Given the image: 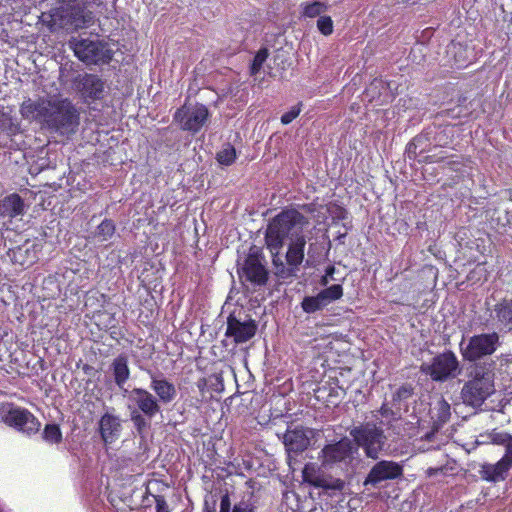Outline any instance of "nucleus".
I'll list each match as a JSON object with an SVG mask.
<instances>
[{"label":"nucleus","instance_id":"nucleus-1","mask_svg":"<svg viewBox=\"0 0 512 512\" xmlns=\"http://www.w3.org/2000/svg\"><path fill=\"white\" fill-rule=\"evenodd\" d=\"M308 220L295 209L284 210L269 223L265 241L281 276L294 274L304 260Z\"/></svg>","mask_w":512,"mask_h":512},{"label":"nucleus","instance_id":"nucleus-2","mask_svg":"<svg viewBox=\"0 0 512 512\" xmlns=\"http://www.w3.org/2000/svg\"><path fill=\"white\" fill-rule=\"evenodd\" d=\"M20 113L24 119L39 122L42 126L61 134L73 132L78 125L77 110L68 99H27L22 103Z\"/></svg>","mask_w":512,"mask_h":512},{"label":"nucleus","instance_id":"nucleus-3","mask_svg":"<svg viewBox=\"0 0 512 512\" xmlns=\"http://www.w3.org/2000/svg\"><path fill=\"white\" fill-rule=\"evenodd\" d=\"M350 436L365 455L374 460L379 458L387 440L382 427L372 422L353 427Z\"/></svg>","mask_w":512,"mask_h":512},{"label":"nucleus","instance_id":"nucleus-4","mask_svg":"<svg viewBox=\"0 0 512 512\" xmlns=\"http://www.w3.org/2000/svg\"><path fill=\"white\" fill-rule=\"evenodd\" d=\"M421 371L433 381L445 382L456 378L461 372V367L457 356L452 351H445L423 362Z\"/></svg>","mask_w":512,"mask_h":512},{"label":"nucleus","instance_id":"nucleus-5","mask_svg":"<svg viewBox=\"0 0 512 512\" xmlns=\"http://www.w3.org/2000/svg\"><path fill=\"white\" fill-rule=\"evenodd\" d=\"M69 46L75 56L86 64H103L112 59V52L97 39L72 38Z\"/></svg>","mask_w":512,"mask_h":512},{"label":"nucleus","instance_id":"nucleus-6","mask_svg":"<svg viewBox=\"0 0 512 512\" xmlns=\"http://www.w3.org/2000/svg\"><path fill=\"white\" fill-rule=\"evenodd\" d=\"M499 345V336L496 332L474 335L460 342V352L465 360L476 361L485 356L492 355Z\"/></svg>","mask_w":512,"mask_h":512},{"label":"nucleus","instance_id":"nucleus-7","mask_svg":"<svg viewBox=\"0 0 512 512\" xmlns=\"http://www.w3.org/2000/svg\"><path fill=\"white\" fill-rule=\"evenodd\" d=\"M1 417L5 424L27 435L35 434L40 429V422L29 410L13 404L1 408Z\"/></svg>","mask_w":512,"mask_h":512},{"label":"nucleus","instance_id":"nucleus-8","mask_svg":"<svg viewBox=\"0 0 512 512\" xmlns=\"http://www.w3.org/2000/svg\"><path fill=\"white\" fill-rule=\"evenodd\" d=\"M210 114L203 104H185L174 115V120L184 131L197 133L208 121Z\"/></svg>","mask_w":512,"mask_h":512},{"label":"nucleus","instance_id":"nucleus-9","mask_svg":"<svg viewBox=\"0 0 512 512\" xmlns=\"http://www.w3.org/2000/svg\"><path fill=\"white\" fill-rule=\"evenodd\" d=\"M357 448L348 438L326 445L321 451L322 465L332 467L334 465L348 466L354 459Z\"/></svg>","mask_w":512,"mask_h":512},{"label":"nucleus","instance_id":"nucleus-10","mask_svg":"<svg viewBox=\"0 0 512 512\" xmlns=\"http://www.w3.org/2000/svg\"><path fill=\"white\" fill-rule=\"evenodd\" d=\"M493 390L494 386L489 376L476 377L464 385L462 398L472 406H480Z\"/></svg>","mask_w":512,"mask_h":512},{"label":"nucleus","instance_id":"nucleus-11","mask_svg":"<svg viewBox=\"0 0 512 512\" xmlns=\"http://www.w3.org/2000/svg\"><path fill=\"white\" fill-rule=\"evenodd\" d=\"M127 394L129 404L140 413H143L147 418L155 417L160 411V405L157 398L149 391L143 388H134L131 391H124Z\"/></svg>","mask_w":512,"mask_h":512},{"label":"nucleus","instance_id":"nucleus-12","mask_svg":"<svg viewBox=\"0 0 512 512\" xmlns=\"http://www.w3.org/2000/svg\"><path fill=\"white\" fill-rule=\"evenodd\" d=\"M402 473V466L397 462L381 460L371 468L364 480V485L376 488L379 483L394 480L400 477Z\"/></svg>","mask_w":512,"mask_h":512},{"label":"nucleus","instance_id":"nucleus-13","mask_svg":"<svg viewBox=\"0 0 512 512\" xmlns=\"http://www.w3.org/2000/svg\"><path fill=\"white\" fill-rule=\"evenodd\" d=\"M73 88L86 100H98L104 96L105 85L101 78L93 74H78L73 79Z\"/></svg>","mask_w":512,"mask_h":512},{"label":"nucleus","instance_id":"nucleus-14","mask_svg":"<svg viewBox=\"0 0 512 512\" xmlns=\"http://www.w3.org/2000/svg\"><path fill=\"white\" fill-rule=\"evenodd\" d=\"M122 431V422L119 416L105 413L99 420V433L105 445H111L119 439Z\"/></svg>","mask_w":512,"mask_h":512},{"label":"nucleus","instance_id":"nucleus-15","mask_svg":"<svg viewBox=\"0 0 512 512\" xmlns=\"http://www.w3.org/2000/svg\"><path fill=\"white\" fill-rule=\"evenodd\" d=\"M257 326L253 321L241 322L235 317H229L227 321L226 336L232 337L235 343H244L250 340L256 333Z\"/></svg>","mask_w":512,"mask_h":512},{"label":"nucleus","instance_id":"nucleus-16","mask_svg":"<svg viewBox=\"0 0 512 512\" xmlns=\"http://www.w3.org/2000/svg\"><path fill=\"white\" fill-rule=\"evenodd\" d=\"M512 466V462L504 455L497 463H485L481 466L479 473L481 478L487 482L504 481L508 476V472Z\"/></svg>","mask_w":512,"mask_h":512},{"label":"nucleus","instance_id":"nucleus-17","mask_svg":"<svg viewBox=\"0 0 512 512\" xmlns=\"http://www.w3.org/2000/svg\"><path fill=\"white\" fill-rule=\"evenodd\" d=\"M283 442L289 452H301L309 445L308 431L300 426L288 429L283 436Z\"/></svg>","mask_w":512,"mask_h":512},{"label":"nucleus","instance_id":"nucleus-18","mask_svg":"<svg viewBox=\"0 0 512 512\" xmlns=\"http://www.w3.org/2000/svg\"><path fill=\"white\" fill-rule=\"evenodd\" d=\"M430 413L433 420V430L422 437L428 441L434 438L440 426L449 420L450 405L444 399H438Z\"/></svg>","mask_w":512,"mask_h":512},{"label":"nucleus","instance_id":"nucleus-19","mask_svg":"<svg viewBox=\"0 0 512 512\" xmlns=\"http://www.w3.org/2000/svg\"><path fill=\"white\" fill-rule=\"evenodd\" d=\"M150 388L157 395L158 402L164 404L172 402L177 396L175 385L162 377L151 376Z\"/></svg>","mask_w":512,"mask_h":512},{"label":"nucleus","instance_id":"nucleus-20","mask_svg":"<svg viewBox=\"0 0 512 512\" xmlns=\"http://www.w3.org/2000/svg\"><path fill=\"white\" fill-rule=\"evenodd\" d=\"M243 273L250 282L263 285L267 281V271L260 261L253 256H249L243 266Z\"/></svg>","mask_w":512,"mask_h":512},{"label":"nucleus","instance_id":"nucleus-21","mask_svg":"<svg viewBox=\"0 0 512 512\" xmlns=\"http://www.w3.org/2000/svg\"><path fill=\"white\" fill-rule=\"evenodd\" d=\"M3 217L14 218L24 213V202L18 194H10L2 200Z\"/></svg>","mask_w":512,"mask_h":512},{"label":"nucleus","instance_id":"nucleus-22","mask_svg":"<svg viewBox=\"0 0 512 512\" xmlns=\"http://www.w3.org/2000/svg\"><path fill=\"white\" fill-rule=\"evenodd\" d=\"M112 369L115 383L122 388L130 376L128 360L125 356L120 355L113 360Z\"/></svg>","mask_w":512,"mask_h":512},{"label":"nucleus","instance_id":"nucleus-23","mask_svg":"<svg viewBox=\"0 0 512 512\" xmlns=\"http://www.w3.org/2000/svg\"><path fill=\"white\" fill-rule=\"evenodd\" d=\"M115 229L113 221L105 219L98 225L92 237L97 242H106L113 237Z\"/></svg>","mask_w":512,"mask_h":512},{"label":"nucleus","instance_id":"nucleus-24","mask_svg":"<svg viewBox=\"0 0 512 512\" xmlns=\"http://www.w3.org/2000/svg\"><path fill=\"white\" fill-rule=\"evenodd\" d=\"M0 131L9 136L16 135L20 131V124L9 112L0 110Z\"/></svg>","mask_w":512,"mask_h":512},{"label":"nucleus","instance_id":"nucleus-25","mask_svg":"<svg viewBox=\"0 0 512 512\" xmlns=\"http://www.w3.org/2000/svg\"><path fill=\"white\" fill-rule=\"evenodd\" d=\"M498 321L512 330V300L500 303L496 308Z\"/></svg>","mask_w":512,"mask_h":512},{"label":"nucleus","instance_id":"nucleus-26","mask_svg":"<svg viewBox=\"0 0 512 512\" xmlns=\"http://www.w3.org/2000/svg\"><path fill=\"white\" fill-rule=\"evenodd\" d=\"M301 8L304 17L315 18L327 10V5L321 1L304 2L301 4Z\"/></svg>","mask_w":512,"mask_h":512},{"label":"nucleus","instance_id":"nucleus-27","mask_svg":"<svg viewBox=\"0 0 512 512\" xmlns=\"http://www.w3.org/2000/svg\"><path fill=\"white\" fill-rule=\"evenodd\" d=\"M323 302L326 306L330 303L340 299L343 296V288L339 284H334L319 292Z\"/></svg>","mask_w":512,"mask_h":512},{"label":"nucleus","instance_id":"nucleus-28","mask_svg":"<svg viewBox=\"0 0 512 512\" xmlns=\"http://www.w3.org/2000/svg\"><path fill=\"white\" fill-rule=\"evenodd\" d=\"M301 305L306 313H314L326 307L319 293L316 296L305 297Z\"/></svg>","mask_w":512,"mask_h":512},{"label":"nucleus","instance_id":"nucleus-29","mask_svg":"<svg viewBox=\"0 0 512 512\" xmlns=\"http://www.w3.org/2000/svg\"><path fill=\"white\" fill-rule=\"evenodd\" d=\"M345 486V482L338 478H330L322 475L315 484V487L327 490L341 491Z\"/></svg>","mask_w":512,"mask_h":512},{"label":"nucleus","instance_id":"nucleus-30","mask_svg":"<svg viewBox=\"0 0 512 512\" xmlns=\"http://www.w3.org/2000/svg\"><path fill=\"white\" fill-rule=\"evenodd\" d=\"M42 438L44 441L51 444L59 443L62 439V433L59 426L56 424H47L42 433Z\"/></svg>","mask_w":512,"mask_h":512},{"label":"nucleus","instance_id":"nucleus-31","mask_svg":"<svg viewBox=\"0 0 512 512\" xmlns=\"http://www.w3.org/2000/svg\"><path fill=\"white\" fill-rule=\"evenodd\" d=\"M303 479L305 482L315 486L318 479L322 476L318 472L317 466L314 463H308L303 468Z\"/></svg>","mask_w":512,"mask_h":512},{"label":"nucleus","instance_id":"nucleus-32","mask_svg":"<svg viewBox=\"0 0 512 512\" xmlns=\"http://www.w3.org/2000/svg\"><path fill=\"white\" fill-rule=\"evenodd\" d=\"M128 409L130 410L131 421L138 432H142L149 426V423L145 418L146 416L143 413H140L136 409H132L131 404H128Z\"/></svg>","mask_w":512,"mask_h":512},{"label":"nucleus","instance_id":"nucleus-33","mask_svg":"<svg viewBox=\"0 0 512 512\" xmlns=\"http://www.w3.org/2000/svg\"><path fill=\"white\" fill-rule=\"evenodd\" d=\"M236 158V151L231 145H226L217 154V160L223 165H230Z\"/></svg>","mask_w":512,"mask_h":512},{"label":"nucleus","instance_id":"nucleus-34","mask_svg":"<svg viewBox=\"0 0 512 512\" xmlns=\"http://www.w3.org/2000/svg\"><path fill=\"white\" fill-rule=\"evenodd\" d=\"M267 57H268L267 49H261L257 52V54L255 55V57L253 59L251 68H250L252 75H257V73H259V71L261 70V67H262L263 63L266 61Z\"/></svg>","mask_w":512,"mask_h":512},{"label":"nucleus","instance_id":"nucleus-35","mask_svg":"<svg viewBox=\"0 0 512 512\" xmlns=\"http://www.w3.org/2000/svg\"><path fill=\"white\" fill-rule=\"evenodd\" d=\"M318 30L325 36L333 33V21L329 16H321L317 21Z\"/></svg>","mask_w":512,"mask_h":512},{"label":"nucleus","instance_id":"nucleus-36","mask_svg":"<svg viewBox=\"0 0 512 512\" xmlns=\"http://www.w3.org/2000/svg\"><path fill=\"white\" fill-rule=\"evenodd\" d=\"M301 112V104L292 107L288 112L284 113L281 117V122L284 125L291 123Z\"/></svg>","mask_w":512,"mask_h":512},{"label":"nucleus","instance_id":"nucleus-37","mask_svg":"<svg viewBox=\"0 0 512 512\" xmlns=\"http://www.w3.org/2000/svg\"><path fill=\"white\" fill-rule=\"evenodd\" d=\"M491 441L497 445H505L507 450L509 442L512 441V437L507 433L495 432L491 436Z\"/></svg>","mask_w":512,"mask_h":512},{"label":"nucleus","instance_id":"nucleus-38","mask_svg":"<svg viewBox=\"0 0 512 512\" xmlns=\"http://www.w3.org/2000/svg\"><path fill=\"white\" fill-rule=\"evenodd\" d=\"M412 395V388L408 385L399 387L393 395V401L406 400Z\"/></svg>","mask_w":512,"mask_h":512},{"label":"nucleus","instance_id":"nucleus-39","mask_svg":"<svg viewBox=\"0 0 512 512\" xmlns=\"http://www.w3.org/2000/svg\"><path fill=\"white\" fill-rule=\"evenodd\" d=\"M379 413L382 418H385L388 420L387 424H390L391 418L394 420V412L386 405L383 404L382 407L379 410Z\"/></svg>","mask_w":512,"mask_h":512},{"label":"nucleus","instance_id":"nucleus-40","mask_svg":"<svg viewBox=\"0 0 512 512\" xmlns=\"http://www.w3.org/2000/svg\"><path fill=\"white\" fill-rule=\"evenodd\" d=\"M157 512H168L165 500L162 497L156 498Z\"/></svg>","mask_w":512,"mask_h":512},{"label":"nucleus","instance_id":"nucleus-41","mask_svg":"<svg viewBox=\"0 0 512 512\" xmlns=\"http://www.w3.org/2000/svg\"><path fill=\"white\" fill-rule=\"evenodd\" d=\"M333 273H334V268L333 267L328 268L326 271V276L322 279V284L326 285L327 284V276H332Z\"/></svg>","mask_w":512,"mask_h":512},{"label":"nucleus","instance_id":"nucleus-42","mask_svg":"<svg viewBox=\"0 0 512 512\" xmlns=\"http://www.w3.org/2000/svg\"><path fill=\"white\" fill-rule=\"evenodd\" d=\"M506 457L509 458V460L512 462V440L508 444V449L505 453Z\"/></svg>","mask_w":512,"mask_h":512},{"label":"nucleus","instance_id":"nucleus-43","mask_svg":"<svg viewBox=\"0 0 512 512\" xmlns=\"http://www.w3.org/2000/svg\"><path fill=\"white\" fill-rule=\"evenodd\" d=\"M221 512H228V502L226 498L221 501Z\"/></svg>","mask_w":512,"mask_h":512},{"label":"nucleus","instance_id":"nucleus-44","mask_svg":"<svg viewBox=\"0 0 512 512\" xmlns=\"http://www.w3.org/2000/svg\"><path fill=\"white\" fill-rule=\"evenodd\" d=\"M437 471H438V469L430 468V469H428V474L431 476V475H433L434 473H436Z\"/></svg>","mask_w":512,"mask_h":512},{"label":"nucleus","instance_id":"nucleus-45","mask_svg":"<svg viewBox=\"0 0 512 512\" xmlns=\"http://www.w3.org/2000/svg\"><path fill=\"white\" fill-rule=\"evenodd\" d=\"M345 211L343 209H339L338 218H344Z\"/></svg>","mask_w":512,"mask_h":512},{"label":"nucleus","instance_id":"nucleus-46","mask_svg":"<svg viewBox=\"0 0 512 512\" xmlns=\"http://www.w3.org/2000/svg\"><path fill=\"white\" fill-rule=\"evenodd\" d=\"M233 512H245V510H244V509H241V508H239V507H235V508L233 509Z\"/></svg>","mask_w":512,"mask_h":512},{"label":"nucleus","instance_id":"nucleus-47","mask_svg":"<svg viewBox=\"0 0 512 512\" xmlns=\"http://www.w3.org/2000/svg\"><path fill=\"white\" fill-rule=\"evenodd\" d=\"M56 26H57V24H56L55 22H54V23H52V24H50V28H51V29H56Z\"/></svg>","mask_w":512,"mask_h":512},{"label":"nucleus","instance_id":"nucleus-48","mask_svg":"<svg viewBox=\"0 0 512 512\" xmlns=\"http://www.w3.org/2000/svg\"><path fill=\"white\" fill-rule=\"evenodd\" d=\"M413 145H414V142L410 143L408 149L410 150Z\"/></svg>","mask_w":512,"mask_h":512}]
</instances>
